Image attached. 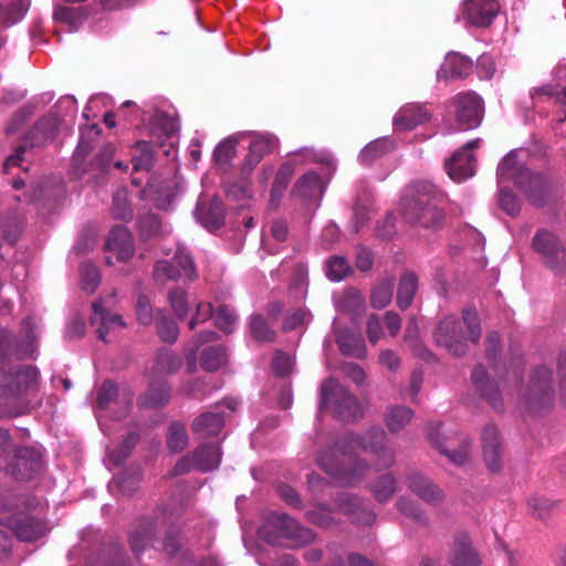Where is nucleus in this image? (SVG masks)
Returning a JSON list of instances; mask_svg holds the SVG:
<instances>
[{
    "instance_id": "nucleus-1",
    "label": "nucleus",
    "mask_w": 566,
    "mask_h": 566,
    "mask_svg": "<svg viewBox=\"0 0 566 566\" xmlns=\"http://www.w3.org/2000/svg\"><path fill=\"white\" fill-rule=\"evenodd\" d=\"M357 450L370 452L377 470L388 469L395 464V451L387 446V434L379 427L371 428L364 434L345 433L335 446L318 454L317 464L339 485H355L370 469L363 460H352V453Z\"/></svg>"
},
{
    "instance_id": "nucleus-2",
    "label": "nucleus",
    "mask_w": 566,
    "mask_h": 566,
    "mask_svg": "<svg viewBox=\"0 0 566 566\" xmlns=\"http://www.w3.org/2000/svg\"><path fill=\"white\" fill-rule=\"evenodd\" d=\"M15 340L8 331H0V417H17L30 411L39 403L40 371L32 365L6 368Z\"/></svg>"
},
{
    "instance_id": "nucleus-3",
    "label": "nucleus",
    "mask_w": 566,
    "mask_h": 566,
    "mask_svg": "<svg viewBox=\"0 0 566 566\" xmlns=\"http://www.w3.org/2000/svg\"><path fill=\"white\" fill-rule=\"evenodd\" d=\"M482 329L479 315L472 310H464L461 316L447 315L438 324L434 340L452 356H463L469 344H476Z\"/></svg>"
},
{
    "instance_id": "nucleus-4",
    "label": "nucleus",
    "mask_w": 566,
    "mask_h": 566,
    "mask_svg": "<svg viewBox=\"0 0 566 566\" xmlns=\"http://www.w3.org/2000/svg\"><path fill=\"white\" fill-rule=\"evenodd\" d=\"M434 186L420 182L409 189L402 202V214L407 222L426 229H437L443 223L442 201Z\"/></svg>"
},
{
    "instance_id": "nucleus-5",
    "label": "nucleus",
    "mask_w": 566,
    "mask_h": 566,
    "mask_svg": "<svg viewBox=\"0 0 566 566\" xmlns=\"http://www.w3.org/2000/svg\"><path fill=\"white\" fill-rule=\"evenodd\" d=\"M259 536L271 545H284L296 548L312 543L315 534L302 527L294 518L284 513H272L259 530Z\"/></svg>"
},
{
    "instance_id": "nucleus-6",
    "label": "nucleus",
    "mask_w": 566,
    "mask_h": 566,
    "mask_svg": "<svg viewBox=\"0 0 566 566\" xmlns=\"http://www.w3.org/2000/svg\"><path fill=\"white\" fill-rule=\"evenodd\" d=\"M499 184L513 181L535 206L543 203L545 180L537 174L524 168L517 160L516 154L509 153L497 167Z\"/></svg>"
},
{
    "instance_id": "nucleus-7",
    "label": "nucleus",
    "mask_w": 566,
    "mask_h": 566,
    "mask_svg": "<svg viewBox=\"0 0 566 566\" xmlns=\"http://www.w3.org/2000/svg\"><path fill=\"white\" fill-rule=\"evenodd\" d=\"M329 407L342 421H354L364 413L358 399L333 378L325 380L321 387L319 408Z\"/></svg>"
},
{
    "instance_id": "nucleus-8",
    "label": "nucleus",
    "mask_w": 566,
    "mask_h": 566,
    "mask_svg": "<svg viewBox=\"0 0 566 566\" xmlns=\"http://www.w3.org/2000/svg\"><path fill=\"white\" fill-rule=\"evenodd\" d=\"M532 247L555 274L566 272V249L555 233L545 229L538 230L532 240Z\"/></svg>"
},
{
    "instance_id": "nucleus-9",
    "label": "nucleus",
    "mask_w": 566,
    "mask_h": 566,
    "mask_svg": "<svg viewBox=\"0 0 566 566\" xmlns=\"http://www.w3.org/2000/svg\"><path fill=\"white\" fill-rule=\"evenodd\" d=\"M554 391L552 386V371L541 365L533 369L525 392L526 408L539 412L552 406Z\"/></svg>"
},
{
    "instance_id": "nucleus-10",
    "label": "nucleus",
    "mask_w": 566,
    "mask_h": 566,
    "mask_svg": "<svg viewBox=\"0 0 566 566\" xmlns=\"http://www.w3.org/2000/svg\"><path fill=\"white\" fill-rule=\"evenodd\" d=\"M440 423H433L429 428V439L436 446V448L446 455L451 463L458 467L465 465L471 459V442L470 440L461 434L451 433L444 438V441H440Z\"/></svg>"
},
{
    "instance_id": "nucleus-11",
    "label": "nucleus",
    "mask_w": 566,
    "mask_h": 566,
    "mask_svg": "<svg viewBox=\"0 0 566 566\" xmlns=\"http://www.w3.org/2000/svg\"><path fill=\"white\" fill-rule=\"evenodd\" d=\"M454 107L457 123L464 129H473L480 126L484 115V103L475 92L467 91L457 94L451 99Z\"/></svg>"
},
{
    "instance_id": "nucleus-12",
    "label": "nucleus",
    "mask_w": 566,
    "mask_h": 566,
    "mask_svg": "<svg viewBox=\"0 0 566 566\" xmlns=\"http://www.w3.org/2000/svg\"><path fill=\"white\" fill-rule=\"evenodd\" d=\"M500 12L496 0H464L458 20H464L469 25L485 28L492 24Z\"/></svg>"
},
{
    "instance_id": "nucleus-13",
    "label": "nucleus",
    "mask_w": 566,
    "mask_h": 566,
    "mask_svg": "<svg viewBox=\"0 0 566 566\" xmlns=\"http://www.w3.org/2000/svg\"><path fill=\"white\" fill-rule=\"evenodd\" d=\"M481 454L491 473L502 471L504 449L499 430L493 424H486L481 432Z\"/></svg>"
},
{
    "instance_id": "nucleus-14",
    "label": "nucleus",
    "mask_w": 566,
    "mask_h": 566,
    "mask_svg": "<svg viewBox=\"0 0 566 566\" xmlns=\"http://www.w3.org/2000/svg\"><path fill=\"white\" fill-rule=\"evenodd\" d=\"M115 294H111L109 298H101L95 301L92 305L93 313L91 315V324L95 326L97 336L101 340L106 342L108 333L123 329L126 327V323L123 317L118 314H113L106 307L111 304V300L114 298Z\"/></svg>"
},
{
    "instance_id": "nucleus-15",
    "label": "nucleus",
    "mask_w": 566,
    "mask_h": 566,
    "mask_svg": "<svg viewBox=\"0 0 566 566\" xmlns=\"http://www.w3.org/2000/svg\"><path fill=\"white\" fill-rule=\"evenodd\" d=\"M42 459L31 448H18L7 467V473L15 480H29L40 471Z\"/></svg>"
},
{
    "instance_id": "nucleus-16",
    "label": "nucleus",
    "mask_w": 566,
    "mask_h": 566,
    "mask_svg": "<svg viewBox=\"0 0 566 566\" xmlns=\"http://www.w3.org/2000/svg\"><path fill=\"white\" fill-rule=\"evenodd\" d=\"M8 527L23 542H33L44 536L49 528L43 520L28 514H19L9 518Z\"/></svg>"
},
{
    "instance_id": "nucleus-17",
    "label": "nucleus",
    "mask_w": 566,
    "mask_h": 566,
    "mask_svg": "<svg viewBox=\"0 0 566 566\" xmlns=\"http://www.w3.org/2000/svg\"><path fill=\"white\" fill-rule=\"evenodd\" d=\"M408 489L429 505L443 502L444 492L429 478L420 472H411L406 478Z\"/></svg>"
},
{
    "instance_id": "nucleus-18",
    "label": "nucleus",
    "mask_w": 566,
    "mask_h": 566,
    "mask_svg": "<svg viewBox=\"0 0 566 566\" xmlns=\"http://www.w3.org/2000/svg\"><path fill=\"white\" fill-rule=\"evenodd\" d=\"M431 117L430 112L421 104H406L394 117V126L397 130H411L426 124Z\"/></svg>"
},
{
    "instance_id": "nucleus-19",
    "label": "nucleus",
    "mask_w": 566,
    "mask_h": 566,
    "mask_svg": "<svg viewBox=\"0 0 566 566\" xmlns=\"http://www.w3.org/2000/svg\"><path fill=\"white\" fill-rule=\"evenodd\" d=\"M105 249L115 254L120 262L128 261L134 254V240L127 228L118 226L112 229Z\"/></svg>"
},
{
    "instance_id": "nucleus-20",
    "label": "nucleus",
    "mask_w": 566,
    "mask_h": 566,
    "mask_svg": "<svg viewBox=\"0 0 566 566\" xmlns=\"http://www.w3.org/2000/svg\"><path fill=\"white\" fill-rule=\"evenodd\" d=\"M472 69L471 59L459 53H449L437 71V77L438 80L463 78L471 73Z\"/></svg>"
},
{
    "instance_id": "nucleus-21",
    "label": "nucleus",
    "mask_w": 566,
    "mask_h": 566,
    "mask_svg": "<svg viewBox=\"0 0 566 566\" xmlns=\"http://www.w3.org/2000/svg\"><path fill=\"white\" fill-rule=\"evenodd\" d=\"M471 379L474 388L491 405V407L496 411H502L503 403L499 388L493 381L489 379V376L482 366H476L473 369Z\"/></svg>"
},
{
    "instance_id": "nucleus-22",
    "label": "nucleus",
    "mask_w": 566,
    "mask_h": 566,
    "mask_svg": "<svg viewBox=\"0 0 566 566\" xmlns=\"http://www.w3.org/2000/svg\"><path fill=\"white\" fill-rule=\"evenodd\" d=\"M449 563L451 566H481L482 560L468 536L461 535L454 539Z\"/></svg>"
},
{
    "instance_id": "nucleus-23",
    "label": "nucleus",
    "mask_w": 566,
    "mask_h": 566,
    "mask_svg": "<svg viewBox=\"0 0 566 566\" xmlns=\"http://www.w3.org/2000/svg\"><path fill=\"white\" fill-rule=\"evenodd\" d=\"M475 160L474 155L469 151H455L452 158L446 164L449 177L457 182L472 177L475 170Z\"/></svg>"
},
{
    "instance_id": "nucleus-24",
    "label": "nucleus",
    "mask_w": 566,
    "mask_h": 566,
    "mask_svg": "<svg viewBox=\"0 0 566 566\" xmlns=\"http://www.w3.org/2000/svg\"><path fill=\"white\" fill-rule=\"evenodd\" d=\"M336 506L345 514L353 515L357 523L371 524L376 520L375 513L363 509V501L349 493H342L336 501Z\"/></svg>"
},
{
    "instance_id": "nucleus-25",
    "label": "nucleus",
    "mask_w": 566,
    "mask_h": 566,
    "mask_svg": "<svg viewBox=\"0 0 566 566\" xmlns=\"http://www.w3.org/2000/svg\"><path fill=\"white\" fill-rule=\"evenodd\" d=\"M277 145V138L273 135L265 134L255 136L250 144L245 166H248L249 169H253L265 155L274 151Z\"/></svg>"
},
{
    "instance_id": "nucleus-26",
    "label": "nucleus",
    "mask_w": 566,
    "mask_h": 566,
    "mask_svg": "<svg viewBox=\"0 0 566 566\" xmlns=\"http://www.w3.org/2000/svg\"><path fill=\"white\" fill-rule=\"evenodd\" d=\"M193 464L200 471H210L219 467L221 462V451L218 444L206 443L191 452Z\"/></svg>"
},
{
    "instance_id": "nucleus-27",
    "label": "nucleus",
    "mask_w": 566,
    "mask_h": 566,
    "mask_svg": "<svg viewBox=\"0 0 566 566\" xmlns=\"http://www.w3.org/2000/svg\"><path fill=\"white\" fill-rule=\"evenodd\" d=\"M196 216L206 228L218 229L223 224L224 208L220 200L213 199L209 205H198Z\"/></svg>"
},
{
    "instance_id": "nucleus-28",
    "label": "nucleus",
    "mask_w": 566,
    "mask_h": 566,
    "mask_svg": "<svg viewBox=\"0 0 566 566\" xmlns=\"http://www.w3.org/2000/svg\"><path fill=\"white\" fill-rule=\"evenodd\" d=\"M336 343L344 355L356 358H363L366 355L364 338L358 333L343 329L337 334Z\"/></svg>"
},
{
    "instance_id": "nucleus-29",
    "label": "nucleus",
    "mask_w": 566,
    "mask_h": 566,
    "mask_svg": "<svg viewBox=\"0 0 566 566\" xmlns=\"http://www.w3.org/2000/svg\"><path fill=\"white\" fill-rule=\"evenodd\" d=\"M294 197L301 199H316L322 195V181L317 172L308 171L304 174L295 184L293 191Z\"/></svg>"
},
{
    "instance_id": "nucleus-30",
    "label": "nucleus",
    "mask_w": 566,
    "mask_h": 566,
    "mask_svg": "<svg viewBox=\"0 0 566 566\" xmlns=\"http://www.w3.org/2000/svg\"><path fill=\"white\" fill-rule=\"evenodd\" d=\"M369 490L375 500L384 504L390 501L398 491V482L394 474L384 473L369 484Z\"/></svg>"
},
{
    "instance_id": "nucleus-31",
    "label": "nucleus",
    "mask_w": 566,
    "mask_h": 566,
    "mask_svg": "<svg viewBox=\"0 0 566 566\" xmlns=\"http://www.w3.org/2000/svg\"><path fill=\"white\" fill-rule=\"evenodd\" d=\"M223 417L218 412H205L192 422V431L202 437L219 434L223 427Z\"/></svg>"
},
{
    "instance_id": "nucleus-32",
    "label": "nucleus",
    "mask_w": 566,
    "mask_h": 566,
    "mask_svg": "<svg viewBox=\"0 0 566 566\" xmlns=\"http://www.w3.org/2000/svg\"><path fill=\"white\" fill-rule=\"evenodd\" d=\"M418 290V277L412 272H406L399 281L397 292V304L400 310H407Z\"/></svg>"
},
{
    "instance_id": "nucleus-33",
    "label": "nucleus",
    "mask_w": 566,
    "mask_h": 566,
    "mask_svg": "<svg viewBox=\"0 0 566 566\" xmlns=\"http://www.w3.org/2000/svg\"><path fill=\"white\" fill-rule=\"evenodd\" d=\"M413 411L405 406L390 407L385 416V423L390 432L402 430L412 419Z\"/></svg>"
},
{
    "instance_id": "nucleus-34",
    "label": "nucleus",
    "mask_w": 566,
    "mask_h": 566,
    "mask_svg": "<svg viewBox=\"0 0 566 566\" xmlns=\"http://www.w3.org/2000/svg\"><path fill=\"white\" fill-rule=\"evenodd\" d=\"M294 174V166L291 163H284L277 170L270 193L272 205L279 203L283 197L287 185Z\"/></svg>"
},
{
    "instance_id": "nucleus-35",
    "label": "nucleus",
    "mask_w": 566,
    "mask_h": 566,
    "mask_svg": "<svg viewBox=\"0 0 566 566\" xmlns=\"http://www.w3.org/2000/svg\"><path fill=\"white\" fill-rule=\"evenodd\" d=\"M394 149V143L389 138H379L369 143L359 155V160L364 165H371L376 159L390 153Z\"/></svg>"
},
{
    "instance_id": "nucleus-36",
    "label": "nucleus",
    "mask_w": 566,
    "mask_h": 566,
    "mask_svg": "<svg viewBox=\"0 0 566 566\" xmlns=\"http://www.w3.org/2000/svg\"><path fill=\"white\" fill-rule=\"evenodd\" d=\"M397 510L406 517L421 526L429 525V517L426 511L413 500L401 496L396 503Z\"/></svg>"
},
{
    "instance_id": "nucleus-37",
    "label": "nucleus",
    "mask_w": 566,
    "mask_h": 566,
    "mask_svg": "<svg viewBox=\"0 0 566 566\" xmlns=\"http://www.w3.org/2000/svg\"><path fill=\"white\" fill-rule=\"evenodd\" d=\"M189 443V437L186 427L178 421L171 422L167 431V446L174 453L184 451Z\"/></svg>"
},
{
    "instance_id": "nucleus-38",
    "label": "nucleus",
    "mask_w": 566,
    "mask_h": 566,
    "mask_svg": "<svg viewBox=\"0 0 566 566\" xmlns=\"http://www.w3.org/2000/svg\"><path fill=\"white\" fill-rule=\"evenodd\" d=\"M526 503L531 515L538 520L547 518L558 504L557 501L541 495L530 496Z\"/></svg>"
},
{
    "instance_id": "nucleus-39",
    "label": "nucleus",
    "mask_w": 566,
    "mask_h": 566,
    "mask_svg": "<svg viewBox=\"0 0 566 566\" xmlns=\"http://www.w3.org/2000/svg\"><path fill=\"white\" fill-rule=\"evenodd\" d=\"M227 363V352L222 346L207 347L200 357L201 367L207 371L218 370Z\"/></svg>"
},
{
    "instance_id": "nucleus-40",
    "label": "nucleus",
    "mask_w": 566,
    "mask_h": 566,
    "mask_svg": "<svg viewBox=\"0 0 566 566\" xmlns=\"http://www.w3.org/2000/svg\"><path fill=\"white\" fill-rule=\"evenodd\" d=\"M154 163V154L148 142H138L133 155L134 170H149Z\"/></svg>"
},
{
    "instance_id": "nucleus-41",
    "label": "nucleus",
    "mask_w": 566,
    "mask_h": 566,
    "mask_svg": "<svg viewBox=\"0 0 566 566\" xmlns=\"http://www.w3.org/2000/svg\"><path fill=\"white\" fill-rule=\"evenodd\" d=\"M326 276L334 282L345 279L350 272V265L343 256H332L325 263Z\"/></svg>"
},
{
    "instance_id": "nucleus-42",
    "label": "nucleus",
    "mask_w": 566,
    "mask_h": 566,
    "mask_svg": "<svg viewBox=\"0 0 566 566\" xmlns=\"http://www.w3.org/2000/svg\"><path fill=\"white\" fill-rule=\"evenodd\" d=\"M156 328L159 337L167 343H174L178 338L179 329L175 321L168 317L163 311H158Z\"/></svg>"
},
{
    "instance_id": "nucleus-43",
    "label": "nucleus",
    "mask_w": 566,
    "mask_h": 566,
    "mask_svg": "<svg viewBox=\"0 0 566 566\" xmlns=\"http://www.w3.org/2000/svg\"><path fill=\"white\" fill-rule=\"evenodd\" d=\"M394 292V282L386 281L378 284L371 292L370 303L375 308H384L386 307L392 298Z\"/></svg>"
},
{
    "instance_id": "nucleus-44",
    "label": "nucleus",
    "mask_w": 566,
    "mask_h": 566,
    "mask_svg": "<svg viewBox=\"0 0 566 566\" xmlns=\"http://www.w3.org/2000/svg\"><path fill=\"white\" fill-rule=\"evenodd\" d=\"M181 366V359L171 350L163 349L156 358V367L158 371L171 374L177 371Z\"/></svg>"
},
{
    "instance_id": "nucleus-45",
    "label": "nucleus",
    "mask_w": 566,
    "mask_h": 566,
    "mask_svg": "<svg viewBox=\"0 0 566 566\" xmlns=\"http://www.w3.org/2000/svg\"><path fill=\"white\" fill-rule=\"evenodd\" d=\"M28 8L23 0H14L8 6H3V13L1 17V23L9 27L20 21Z\"/></svg>"
},
{
    "instance_id": "nucleus-46",
    "label": "nucleus",
    "mask_w": 566,
    "mask_h": 566,
    "mask_svg": "<svg viewBox=\"0 0 566 566\" xmlns=\"http://www.w3.org/2000/svg\"><path fill=\"white\" fill-rule=\"evenodd\" d=\"M112 214L115 219L128 221L133 218V211L127 201L125 191H117L113 197Z\"/></svg>"
},
{
    "instance_id": "nucleus-47",
    "label": "nucleus",
    "mask_w": 566,
    "mask_h": 566,
    "mask_svg": "<svg viewBox=\"0 0 566 566\" xmlns=\"http://www.w3.org/2000/svg\"><path fill=\"white\" fill-rule=\"evenodd\" d=\"M250 327L253 337L262 342H272L275 333L269 327L261 315H253L250 319Z\"/></svg>"
},
{
    "instance_id": "nucleus-48",
    "label": "nucleus",
    "mask_w": 566,
    "mask_h": 566,
    "mask_svg": "<svg viewBox=\"0 0 566 566\" xmlns=\"http://www.w3.org/2000/svg\"><path fill=\"white\" fill-rule=\"evenodd\" d=\"M170 399V388L166 384L151 385L146 396V406L157 407Z\"/></svg>"
},
{
    "instance_id": "nucleus-49",
    "label": "nucleus",
    "mask_w": 566,
    "mask_h": 566,
    "mask_svg": "<svg viewBox=\"0 0 566 566\" xmlns=\"http://www.w3.org/2000/svg\"><path fill=\"white\" fill-rule=\"evenodd\" d=\"M139 482V472L133 474L123 473L114 479L113 485L123 494L132 495L137 490Z\"/></svg>"
},
{
    "instance_id": "nucleus-50",
    "label": "nucleus",
    "mask_w": 566,
    "mask_h": 566,
    "mask_svg": "<svg viewBox=\"0 0 566 566\" xmlns=\"http://www.w3.org/2000/svg\"><path fill=\"white\" fill-rule=\"evenodd\" d=\"M217 326L226 333H231L237 322V315L233 310L227 305H221L217 308L216 313Z\"/></svg>"
},
{
    "instance_id": "nucleus-51",
    "label": "nucleus",
    "mask_w": 566,
    "mask_h": 566,
    "mask_svg": "<svg viewBox=\"0 0 566 566\" xmlns=\"http://www.w3.org/2000/svg\"><path fill=\"white\" fill-rule=\"evenodd\" d=\"M118 388L112 381L103 382L97 392V405L101 409H108L112 402H117Z\"/></svg>"
},
{
    "instance_id": "nucleus-52",
    "label": "nucleus",
    "mask_w": 566,
    "mask_h": 566,
    "mask_svg": "<svg viewBox=\"0 0 566 566\" xmlns=\"http://www.w3.org/2000/svg\"><path fill=\"white\" fill-rule=\"evenodd\" d=\"M174 261L181 271L184 279L193 281L197 279L195 263L189 253L180 250L174 255Z\"/></svg>"
},
{
    "instance_id": "nucleus-53",
    "label": "nucleus",
    "mask_w": 566,
    "mask_h": 566,
    "mask_svg": "<svg viewBox=\"0 0 566 566\" xmlns=\"http://www.w3.org/2000/svg\"><path fill=\"white\" fill-rule=\"evenodd\" d=\"M154 532L150 527H143L140 530L135 531L129 536V544L133 552L138 555L142 553L147 544L153 538Z\"/></svg>"
},
{
    "instance_id": "nucleus-54",
    "label": "nucleus",
    "mask_w": 566,
    "mask_h": 566,
    "mask_svg": "<svg viewBox=\"0 0 566 566\" xmlns=\"http://www.w3.org/2000/svg\"><path fill=\"white\" fill-rule=\"evenodd\" d=\"M53 17L56 21L65 22L75 28L82 19V12L80 9L59 6L54 9Z\"/></svg>"
},
{
    "instance_id": "nucleus-55",
    "label": "nucleus",
    "mask_w": 566,
    "mask_h": 566,
    "mask_svg": "<svg viewBox=\"0 0 566 566\" xmlns=\"http://www.w3.org/2000/svg\"><path fill=\"white\" fill-rule=\"evenodd\" d=\"M155 276L157 279H168V280H179L184 279L181 271L178 269L177 264L172 260L169 261H159L155 266Z\"/></svg>"
},
{
    "instance_id": "nucleus-56",
    "label": "nucleus",
    "mask_w": 566,
    "mask_h": 566,
    "mask_svg": "<svg viewBox=\"0 0 566 566\" xmlns=\"http://www.w3.org/2000/svg\"><path fill=\"white\" fill-rule=\"evenodd\" d=\"M169 302L179 318H185L188 313L187 294L181 289L172 290L169 293Z\"/></svg>"
},
{
    "instance_id": "nucleus-57",
    "label": "nucleus",
    "mask_w": 566,
    "mask_h": 566,
    "mask_svg": "<svg viewBox=\"0 0 566 566\" xmlns=\"http://www.w3.org/2000/svg\"><path fill=\"white\" fill-rule=\"evenodd\" d=\"M99 284V274L94 265L85 264L82 268V289L87 293H93Z\"/></svg>"
},
{
    "instance_id": "nucleus-58",
    "label": "nucleus",
    "mask_w": 566,
    "mask_h": 566,
    "mask_svg": "<svg viewBox=\"0 0 566 566\" xmlns=\"http://www.w3.org/2000/svg\"><path fill=\"white\" fill-rule=\"evenodd\" d=\"M137 441L138 436L136 433H129L118 448L109 452V457L114 460L115 463H120L129 455Z\"/></svg>"
},
{
    "instance_id": "nucleus-59",
    "label": "nucleus",
    "mask_w": 566,
    "mask_h": 566,
    "mask_svg": "<svg viewBox=\"0 0 566 566\" xmlns=\"http://www.w3.org/2000/svg\"><path fill=\"white\" fill-rule=\"evenodd\" d=\"M218 338V334L213 331H206L199 334H196L191 340L192 347L188 349V359L195 364L197 352L200 346L206 343L213 342Z\"/></svg>"
},
{
    "instance_id": "nucleus-60",
    "label": "nucleus",
    "mask_w": 566,
    "mask_h": 566,
    "mask_svg": "<svg viewBox=\"0 0 566 566\" xmlns=\"http://www.w3.org/2000/svg\"><path fill=\"white\" fill-rule=\"evenodd\" d=\"M218 338V334L213 331H206L199 334H196L191 340L192 347L188 349V359L195 364L197 352L200 346L206 343L213 342Z\"/></svg>"
},
{
    "instance_id": "nucleus-61",
    "label": "nucleus",
    "mask_w": 566,
    "mask_h": 566,
    "mask_svg": "<svg viewBox=\"0 0 566 566\" xmlns=\"http://www.w3.org/2000/svg\"><path fill=\"white\" fill-rule=\"evenodd\" d=\"M499 203L500 207L510 216H515L520 211V203L515 195L505 190L503 187L500 189Z\"/></svg>"
},
{
    "instance_id": "nucleus-62",
    "label": "nucleus",
    "mask_w": 566,
    "mask_h": 566,
    "mask_svg": "<svg viewBox=\"0 0 566 566\" xmlns=\"http://www.w3.org/2000/svg\"><path fill=\"white\" fill-rule=\"evenodd\" d=\"M403 340L409 345V347L415 352H420L421 342L419 338V328L417 324V319L411 317L408 322L403 334Z\"/></svg>"
},
{
    "instance_id": "nucleus-63",
    "label": "nucleus",
    "mask_w": 566,
    "mask_h": 566,
    "mask_svg": "<svg viewBox=\"0 0 566 566\" xmlns=\"http://www.w3.org/2000/svg\"><path fill=\"white\" fill-rule=\"evenodd\" d=\"M136 316L138 322L143 325H149L151 323L153 314L150 303L149 300L144 295H139L137 298Z\"/></svg>"
},
{
    "instance_id": "nucleus-64",
    "label": "nucleus",
    "mask_w": 566,
    "mask_h": 566,
    "mask_svg": "<svg viewBox=\"0 0 566 566\" xmlns=\"http://www.w3.org/2000/svg\"><path fill=\"white\" fill-rule=\"evenodd\" d=\"M235 153V142L226 139L218 145L214 150V157L218 163L229 161Z\"/></svg>"
}]
</instances>
